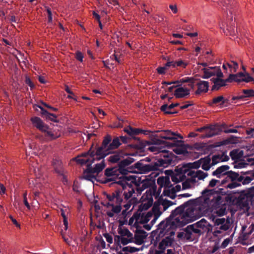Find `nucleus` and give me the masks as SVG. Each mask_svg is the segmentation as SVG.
<instances>
[{
  "mask_svg": "<svg viewBox=\"0 0 254 254\" xmlns=\"http://www.w3.org/2000/svg\"><path fill=\"white\" fill-rule=\"evenodd\" d=\"M241 80L248 83L250 81H252V80H254V79L251 76L249 73H247L245 74V76L244 78H242Z\"/></svg>",
  "mask_w": 254,
  "mask_h": 254,
  "instance_id": "0e129e2a",
  "label": "nucleus"
},
{
  "mask_svg": "<svg viewBox=\"0 0 254 254\" xmlns=\"http://www.w3.org/2000/svg\"><path fill=\"white\" fill-rule=\"evenodd\" d=\"M195 224L196 225V227H198L201 230L202 233L208 232L212 229V226L204 218L201 219Z\"/></svg>",
  "mask_w": 254,
  "mask_h": 254,
  "instance_id": "a211bd4d",
  "label": "nucleus"
},
{
  "mask_svg": "<svg viewBox=\"0 0 254 254\" xmlns=\"http://www.w3.org/2000/svg\"><path fill=\"white\" fill-rule=\"evenodd\" d=\"M143 249V246L140 247L139 248H136L135 247H132L130 246H127L124 247L123 248L122 251L125 252V253L129 252V253H134L139 250H142Z\"/></svg>",
  "mask_w": 254,
  "mask_h": 254,
  "instance_id": "79ce46f5",
  "label": "nucleus"
},
{
  "mask_svg": "<svg viewBox=\"0 0 254 254\" xmlns=\"http://www.w3.org/2000/svg\"><path fill=\"white\" fill-rule=\"evenodd\" d=\"M254 179L253 177L251 175L250 176L244 177L243 181L241 182L243 185H247L249 184L252 180Z\"/></svg>",
  "mask_w": 254,
  "mask_h": 254,
  "instance_id": "052dcab7",
  "label": "nucleus"
},
{
  "mask_svg": "<svg viewBox=\"0 0 254 254\" xmlns=\"http://www.w3.org/2000/svg\"><path fill=\"white\" fill-rule=\"evenodd\" d=\"M129 225L135 228L136 233H143V206L141 204L137 211L130 218Z\"/></svg>",
  "mask_w": 254,
  "mask_h": 254,
  "instance_id": "1a4fd4ad",
  "label": "nucleus"
},
{
  "mask_svg": "<svg viewBox=\"0 0 254 254\" xmlns=\"http://www.w3.org/2000/svg\"><path fill=\"white\" fill-rule=\"evenodd\" d=\"M159 202L161 205H162L163 207L164 211L167 210V209L170 206H172L174 204H175L172 201L167 200V199H163L161 197L159 199Z\"/></svg>",
  "mask_w": 254,
  "mask_h": 254,
  "instance_id": "e433bc0d",
  "label": "nucleus"
},
{
  "mask_svg": "<svg viewBox=\"0 0 254 254\" xmlns=\"http://www.w3.org/2000/svg\"><path fill=\"white\" fill-rule=\"evenodd\" d=\"M249 164L245 162L243 160L239 162H235L234 167V168H244L246 167Z\"/></svg>",
  "mask_w": 254,
  "mask_h": 254,
  "instance_id": "3c124183",
  "label": "nucleus"
},
{
  "mask_svg": "<svg viewBox=\"0 0 254 254\" xmlns=\"http://www.w3.org/2000/svg\"><path fill=\"white\" fill-rule=\"evenodd\" d=\"M228 102L227 99H225L223 96H219L214 98L211 102L208 103L209 105L212 106L214 104H219L223 105Z\"/></svg>",
  "mask_w": 254,
  "mask_h": 254,
  "instance_id": "7c9ffc66",
  "label": "nucleus"
},
{
  "mask_svg": "<svg viewBox=\"0 0 254 254\" xmlns=\"http://www.w3.org/2000/svg\"><path fill=\"white\" fill-rule=\"evenodd\" d=\"M221 4L224 7H226V9H228L229 5H231L233 4L232 0H219Z\"/></svg>",
  "mask_w": 254,
  "mask_h": 254,
  "instance_id": "4d7b16f0",
  "label": "nucleus"
},
{
  "mask_svg": "<svg viewBox=\"0 0 254 254\" xmlns=\"http://www.w3.org/2000/svg\"><path fill=\"white\" fill-rule=\"evenodd\" d=\"M240 182H238L237 181H233V182H230L229 183H228L227 185L225 186V187H227V188L229 189H234L236 188L237 187L241 186V184L240 183Z\"/></svg>",
  "mask_w": 254,
  "mask_h": 254,
  "instance_id": "864d4df0",
  "label": "nucleus"
},
{
  "mask_svg": "<svg viewBox=\"0 0 254 254\" xmlns=\"http://www.w3.org/2000/svg\"><path fill=\"white\" fill-rule=\"evenodd\" d=\"M107 197L109 203H112V202L116 201L117 203H121L122 200L121 198V196L119 192L113 193L112 195H107Z\"/></svg>",
  "mask_w": 254,
  "mask_h": 254,
  "instance_id": "473e14b6",
  "label": "nucleus"
},
{
  "mask_svg": "<svg viewBox=\"0 0 254 254\" xmlns=\"http://www.w3.org/2000/svg\"><path fill=\"white\" fill-rule=\"evenodd\" d=\"M231 159L235 162H237L244 156V151L239 149H234L229 153Z\"/></svg>",
  "mask_w": 254,
  "mask_h": 254,
  "instance_id": "a878e982",
  "label": "nucleus"
},
{
  "mask_svg": "<svg viewBox=\"0 0 254 254\" xmlns=\"http://www.w3.org/2000/svg\"><path fill=\"white\" fill-rule=\"evenodd\" d=\"M219 184L220 185V181L219 180H217L214 179H212L209 183L208 187L213 188L216 186L217 184Z\"/></svg>",
  "mask_w": 254,
  "mask_h": 254,
  "instance_id": "69168bd1",
  "label": "nucleus"
},
{
  "mask_svg": "<svg viewBox=\"0 0 254 254\" xmlns=\"http://www.w3.org/2000/svg\"><path fill=\"white\" fill-rule=\"evenodd\" d=\"M228 175V179H230L231 182L237 181L238 182H241L243 179V176H240L238 173L232 171H229L227 172Z\"/></svg>",
  "mask_w": 254,
  "mask_h": 254,
  "instance_id": "c85d7f7f",
  "label": "nucleus"
},
{
  "mask_svg": "<svg viewBox=\"0 0 254 254\" xmlns=\"http://www.w3.org/2000/svg\"><path fill=\"white\" fill-rule=\"evenodd\" d=\"M174 64L175 65V67H176L177 66H179V67H183L184 68H185L188 64V62L184 61L182 60H179L178 61H175Z\"/></svg>",
  "mask_w": 254,
  "mask_h": 254,
  "instance_id": "603ef678",
  "label": "nucleus"
},
{
  "mask_svg": "<svg viewBox=\"0 0 254 254\" xmlns=\"http://www.w3.org/2000/svg\"><path fill=\"white\" fill-rule=\"evenodd\" d=\"M227 66L231 70V72H236L238 68V64L237 62L231 61V63H227Z\"/></svg>",
  "mask_w": 254,
  "mask_h": 254,
  "instance_id": "09e8293b",
  "label": "nucleus"
},
{
  "mask_svg": "<svg viewBox=\"0 0 254 254\" xmlns=\"http://www.w3.org/2000/svg\"><path fill=\"white\" fill-rule=\"evenodd\" d=\"M158 173L155 172H152L150 175L145 176L146 178L144 179V190L149 188V191H152L153 194L156 191V186L155 184V178L158 175ZM152 192H150L151 195Z\"/></svg>",
  "mask_w": 254,
  "mask_h": 254,
  "instance_id": "f8f14e48",
  "label": "nucleus"
},
{
  "mask_svg": "<svg viewBox=\"0 0 254 254\" xmlns=\"http://www.w3.org/2000/svg\"><path fill=\"white\" fill-rule=\"evenodd\" d=\"M186 237L187 239L191 238V235L192 233L197 234L198 235H201L202 232L198 227H196V225L194 224L188 226L185 229Z\"/></svg>",
  "mask_w": 254,
  "mask_h": 254,
  "instance_id": "f3484780",
  "label": "nucleus"
},
{
  "mask_svg": "<svg viewBox=\"0 0 254 254\" xmlns=\"http://www.w3.org/2000/svg\"><path fill=\"white\" fill-rule=\"evenodd\" d=\"M245 76V74L242 72H239L237 74H230L229 77L231 82L236 81L237 82H242L241 79Z\"/></svg>",
  "mask_w": 254,
  "mask_h": 254,
  "instance_id": "2f4dec72",
  "label": "nucleus"
},
{
  "mask_svg": "<svg viewBox=\"0 0 254 254\" xmlns=\"http://www.w3.org/2000/svg\"><path fill=\"white\" fill-rule=\"evenodd\" d=\"M120 144L121 143L120 142L119 138H115L113 139L112 142L109 145L108 147V150L116 149L118 148L120 145Z\"/></svg>",
  "mask_w": 254,
  "mask_h": 254,
  "instance_id": "a18cd8bd",
  "label": "nucleus"
},
{
  "mask_svg": "<svg viewBox=\"0 0 254 254\" xmlns=\"http://www.w3.org/2000/svg\"><path fill=\"white\" fill-rule=\"evenodd\" d=\"M132 236L125 237H117V241L119 245H126L132 241Z\"/></svg>",
  "mask_w": 254,
  "mask_h": 254,
  "instance_id": "f704fd0d",
  "label": "nucleus"
},
{
  "mask_svg": "<svg viewBox=\"0 0 254 254\" xmlns=\"http://www.w3.org/2000/svg\"><path fill=\"white\" fill-rule=\"evenodd\" d=\"M190 207L193 208V213H195V214H203L204 213V207H202L201 206L198 198L190 199L173 210L169 217H168V221L177 216L184 215V217H186L187 208Z\"/></svg>",
  "mask_w": 254,
  "mask_h": 254,
  "instance_id": "0eeeda50",
  "label": "nucleus"
},
{
  "mask_svg": "<svg viewBox=\"0 0 254 254\" xmlns=\"http://www.w3.org/2000/svg\"><path fill=\"white\" fill-rule=\"evenodd\" d=\"M242 92L245 94L242 95L245 98H251L254 97V90L253 89H243Z\"/></svg>",
  "mask_w": 254,
  "mask_h": 254,
  "instance_id": "8fccbe9b",
  "label": "nucleus"
},
{
  "mask_svg": "<svg viewBox=\"0 0 254 254\" xmlns=\"http://www.w3.org/2000/svg\"><path fill=\"white\" fill-rule=\"evenodd\" d=\"M148 149L151 152H157L160 153V158L155 159L149 164L144 165V174L150 171L160 170V167L166 168L172 164L173 153L166 150H162L155 146H151Z\"/></svg>",
  "mask_w": 254,
  "mask_h": 254,
  "instance_id": "20e7f679",
  "label": "nucleus"
},
{
  "mask_svg": "<svg viewBox=\"0 0 254 254\" xmlns=\"http://www.w3.org/2000/svg\"><path fill=\"white\" fill-rule=\"evenodd\" d=\"M210 207H217L216 209V214L220 216H223L226 213L227 206L225 202H222L221 204H218L216 206H209L206 207L207 210Z\"/></svg>",
  "mask_w": 254,
  "mask_h": 254,
  "instance_id": "cd10ccee",
  "label": "nucleus"
},
{
  "mask_svg": "<svg viewBox=\"0 0 254 254\" xmlns=\"http://www.w3.org/2000/svg\"><path fill=\"white\" fill-rule=\"evenodd\" d=\"M236 198V197H235V196L233 194H232L230 193H228L224 197V200H225V202L223 201V203L226 202V203H233L234 202Z\"/></svg>",
  "mask_w": 254,
  "mask_h": 254,
  "instance_id": "49530a36",
  "label": "nucleus"
},
{
  "mask_svg": "<svg viewBox=\"0 0 254 254\" xmlns=\"http://www.w3.org/2000/svg\"><path fill=\"white\" fill-rule=\"evenodd\" d=\"M190 94V90L187 88L178 86L174 91V95L177 98H182Z\"/></svg>",
  "mask_w": 254,
  "mask_h": 254,
  "instance_id": "aec40b11",
  "label": "nucleus"
},
{
  "mask_svg": "<svg viewBox=\"0 0 254 254\" xmlns=\"http://www.w3.org/2000/svg\"><path fill=\"white\" fill-rule=\"evenodd\" d=\"M191 187V184L190 183V181L187 179L185 182L182 183V188L183 190H186L188 189H190Z\"/></svg>",
  "mask_w": 254,
  "mask_h": 254,
  "instance_id": "338daca9",
  "label": "nucleus"
},
{
  "mask_svg": "<svg viewBox=\"0 0 254 254\" xmlns=\"http://www.w3.org/2000/svg\"><path fill=\"white\" fill-rule=\"evenodd\" d=\"M188 175L191 176V177L189 179H188L189 181H190V184H195L196 182V178L195 177L194 174H193V171H190Z\"/></svg>",
  "mask_w": 254,
  "mask_h": 254,
  "instance_id": "e2e57ef3",
  "label": "nucleus"
},
{
  "mask_svg": "<svg viewBox=\"0 0 254 254\" xmlns=\"http://www.w3.org/2000/svg\"><path fill=\"white\" fill-rule=\"evenodd\" d=\"M124 131L130 136L138 134L142 131V130L137 128H133L130 127H127L124 129Z\"/></svg>",
  "mask_w": 254,
  "mask_h": 254,
  "instance_id": "58836bf2",
  "label": "nucleus"
},
{
  "mask_svg": "<svg viewBox=\"0 0 254 254\" xmlns=\"http://www.w3.org/2000/svg\"><path fill=\"white\" fill-rule=\"evenodd\" d=\"M123 173L121 168H108L105 170V174L106 176L111 177L110 180L115 179L120 173Z\"/></svg>",
  "mask_w": 254,
  "mask_h": 254,
  "instance_id": "412c9836",
  "label": "nucleus"
},
{
  "mask_svg": "<svg viewBox=\"0 0 254 254\" xmlns=\"http://www.w3.org/2000/svg\"><path fill=\"white\" fill-rule=\"evenodd\" d=\"M157 183L160 187L171 188L172 185L170 182V178L168 177H160L157 179Z\"/></svg>",
  "mask_w": 254,
  "mask_h": 254,
  "instance_id": "b1692460",
  "label": "nucleus"
},
{
  "mask_svg": "<svg viewBox=\"0 0 254 254\" xmlns=\"http://www.w3.org/2000/svg\"><path fill=\"white\" fill-rule=\"evenodd\" d=\"M111 140V137L107 135L105 137L102 146L99 147L95 152L90 150L88 152L78 156L74 160L78 164H87V165H90L95 160L103 159L108 154L105 151L108 150V144Z\"/></svg>",
  "mask_w": 254,
  "mask_h": 254,
  "instance_id": "39448f33",
  "label": "nucleus"
},
{
  "mask_svg": "<svg viewBox=\"0 0 254 254\" xmlns=\"http://www.w3.org/2000/svg\"><path fill=\"white\" fill-rule=\"evenodd\" d=\"M118 232L120 236L118 237H125L132 236V234L126 228L119 227L118 230Z\"/></svg>",
  "mask_w": 254,
  "mask_h": 254,
  "instance_id": "ea45409f",
  "label": "nucleus"
},
{
  "mask_svg": "<svg viewBox=\"0 0 254 254\" xmlns=\"http://www.w3.org/2000/svg\"><path fill=\"white\" fill-rule=\"evenodd\" d=\"M34 127L44 133V136L50 140L55 139L61 135V127L58 125L48 126L39 117L31 118Z\"/></svg>",
  "mask_w": 254,
  "mask_h": 254,
  "instance_id": "423d86ee",
  "label": "nucleus"
},
{
  "mask_svg": "<svg viewBox=\"0 0 254 254\" xmlns=\"http://www.w3.org/2000/svg\"><path fill=\"white\" fill-rule=\"evenodd\" d=\"M223 32L226 35L230 34V35L232 36L235 35V30L234 27H228L226 30L223 29Z\"/></svg>",
  "mask_w": 254,
  "mask_h": 254,
  "instance_id": "13d9d810",
  "label": "nucleus"
},
{
  "mask_svg": "<svg viewBox=\"0 0 254 254\" xmlns=\"http://www.w3.org/2000/svg\"><path fill=\"white\" fill-rule=\"evenodd\" d=\"M227 187L219 188L217 190H205L202 192V195L198 200L202 207H204V212L207 211L206 207L210 206H216L224 201V197L229 193Z\"/></svg>",
  "mask_w": 254,
  "mask_h": 254,
  "instance_id": "7ed1b4c3",
  "label": "nucleus"
},
{
  "mask_svg": "<svg viewBox=\"0 0 254 254\" xmlns=\"http://www.w3.org/2000/svg\"><path fill=\"white\" fill-rule=\"evenodd\" d=\"M33 167L34 168V172L36 175V179L35 180V187L37 189L36 190H35L34 192V194L35 197H37L39 196V195L40 194V192L38 190V189L39 188L40 190H41L42 187V182L41 181L42 180H41L40 178V176L41 175V173L39 172V167L38 166H33Z\"/></svg>",
  "mask_w": 254,
  "mask_h": 254,
  "instance_id": "dca6fc26",
  "label": "nucleus"
},
{
  "mask_svg": "<svg viewBox=\"0 0 254 254\" xmlns=\"http://www.w3.org/2000/svg\"><path fill=\"white\" fill-rule=\"evenodd\" d=\"M93 163V162L90 165H87L88 167L87 172L84 173V178L88 180L92 181L95 179V176L94 174L96 175L98 174L101 171H102L105 167V163L104 160H102L99 163L96 164L95 166L91 169L89 168V166ZM83 164L82 165H83Z\"/></svg>",
  "mask_w": 254,
  "mask_h": 254,
  "instance_id": "9b49d317",
  "label": "nucleus"
},
{
  "mask_svg": "<svg viewBox=\"0 0 254 254\" xmlns=\"http://www.w3.org/2000/svg\"><path fill=\"white\" fill-rule=\"evenodd\" d=\"M193 174H194L195 177L199 180H202L208 176L207 173H204L201 170H197L195 172H193Z\"/></svg>",
  "mask_w": 254,
  "mask_h": 254,
  "instance_id": "c03bdc74",
  "label": "nucleus"
},
{
  "mask_svg": "<svg viewBox=\"0 0 254 254\" xmlns=\"http://www.w3.org/2000/svg\"><path fill=\"white\" fill-rule=\"evenodd\" d=\"M134 161V159L131 157H127L122 160L120 163V168L122 170V168L128 166Z\"/></svg>",
  "mask_w": 254,
  "mask_h": 254,
  "instance_id": "a19ab883",
  "label": "nucleus"
},
{
  "mask_svg": "<svg viewBox=\"0 0 254 254\" xmlns=\"http://www.w3.org/2000/svg\"><path fill=\"white\" fill-rule=\"evenodd\" d=\"M230 169V166L227 165H222L218 167L212 173L214 176H216L218 178L226 176L227 174L228 170Z\"/></svg>",
  "mask_w": 254,
  "mask_h": 254,
  "instance_id": "6ab92c4d",
  "label": "nucleus"
},
{
  "mask_svg": "<svg viewBox=\"0 0 254 254\" xmlns=\"http://www.w3.org/2000/svg\"><path fill=\"white\" fill-rule=\"evenodd\" d=\"M173 190H175L172 188V187L171 188H166L164 189L162 194L164 196H167L169 197L171 194L172 192H173Z\"/></svg>",
  "mask_w": 254,
  "mask_h": 254,
  "instance_id": "bf43d9fd",
  "label": "nucleus"
},
{
  "mask_svg": "<svg viewBox=\"0 0 254 254\" xmlns=\"http://www.w3.org/2000/svg\"><path fill=\"white\" fill-rule=\"evenodd\" d=\"M229 229V225L227 223H224L222 225H219V226H217L215 228L213 232V235L214 236H217L218 234H221L222 233V231H227Z\"/></svg>",
  "mask_w": 254,
  "mask_h": 254,
  "instance_id": "72a5a7b5",
  "label": "nucleus"
},
{
  "mask_svg": "<svg viewBox=\"0 0 254 254\" xmlns=\"http://www.w3.org/2000/svg\"><path fill=\"white\" fill-rule=\"evenodd\" d=\"M113 59H114L118 63H120L121 62L120 60V55L119 54V53L116 51H115L114 54L111 57Z\"/></svg>",
  "mask_w": 254,
  "mask_h": 254,
  "instance_id": "774afa93",
  "label": "nucleus"
},
{
  "mask_svg": "<svg viewBox=\"0 0 254 254\" xmlns=\"http://www.w3.org/2000/svg\"><path fill=\"white\" fill-rule=\"evenodd\" d=\"M197 130L200 132L205 130V133L201 135V137L203 138H209L218 135L220 131L219 127L215 125H210L209 127H203L198 129Z\"/></svg>",
  "mask_w": 254,
  "mask_h": 254,
  "instance_id": "4468645a",
  "label": "nucleus"
},
{
  "mask_svg": "<svg viewBox=\"0 0 254 254\" xmlns=\"http://www.w3.org/2000/svg\"><path fill=\"white\" fill-rule=\"evenodd\" d=\"M152 214L150 212H147L145 216H144V229L149 231L151 230L153 225L151 224H148V222L151 219Z\"/></svg>",
  "mask_w": 254,
  "mask_h": 254,
  "instance_id": "c9c22d12",
  "label": "nucleus"
},
{
  "mask_svg": "<svg viewBox=\"0 0 254 254\" xmlns=\"http://www.w3.org/2000/svg\"><path fill=\"white\" fill-rule=\"evenodd\" d=\"M55 171L58 173H61L62 172L61 162L59 161H55L53 163Z\"/></svg>",
  "mask_w": 254,
  "mask_h": 254,
  "instance_id": "5fc2aeb1",
  "label": "nucleus"
},
{
  "mask_svg": "<svg viewBox=\"0 0 254 254\" xmlns=\"http://www.w3.org/2000/svg\"><path fill=\"white\" fill-rule=\"evenodd\" d=\"M116 205H115L113 203H108L107 206L108 208L111 209L112 211H108L107 212V214L108 216L112 217L114 216L115 214H117L120 212L121 210V203H117Z\"/></svg>",
  "mask_w": 254,
  "mask_h": 254,
  "instance_id": "4be33fe9",
  "label": "nucleus"
},
{
  "mask_svg": "<svg viewBox=\"0 0 254 254\" xmlns=\"http://www.w3.org/2000/svg\"><path fill=\"white\" fill-rule=\"evenodd\" d=\"M203 72V78L207 79L213 76L224 77L223 73L219 66H208L201 69Z\"/></svg>",
  "mask_w": 254,
  "mask_h": 254,
  "instance_id": "ddd939ff",
  "label": "nucleus"
},
{
  "mask_svg": "<svg viewBox=\"0 0 254 254\" xmlns=\"http://www.w3.org/2000/svg\"><path fill=\"white\" fill-rule=\"evenodd\" d=\"M223 155H214L211 158V165L214 166L216 165L217 163L221 162L222 158L223 157Z\"/></svg>",
  "mask_w": 254,
  "mask_h": 254,
  "instance_id": "de8ad7c7",
  "label": "nucleus"
},
{
  "mask_svg": "<svg viewBox=\"0 0 254 254\" xmlns=\"http://www.w3.org/2000/svg\"><path fill=\"white\" fill-rule=\"evenodd\" d=\"M161 133L158 137L162 139L173 140L172 142H169L160 139H155L152 140V143L157 145H163L166 146L171 147L174 146L182 147L184 145V141L181 140H178L177 137L182 139L183 136L176 132H172L170 130H164L160 131Z\"/></svg>",
  "mask_w": 254,
  "mask_h": 254,
  "instance_id": "6e6552de",
  "label": "nucleus"
},
{
  "mask_svg": "<svg viewBox=\"0 0 254 254\" xmlns=\"http://www.w3.org/2000/svg\"><path fill=\"white\" fill-rule=\"evenodd\" d=\"M124 154L123 152H117L112 154L108 159L109 162L115 163L118 162L124 157Z\"/></svg>",
  "mask_w": 254,
  "mask_h": 254,
  "instance_id": "c756f323",
  "label": "nucleus"
},
{
  "mask_svg": "<svg viewBox=\"0 0 254 254\" xmlns=\"http://www.w3.org/2000/svg\"><path fill=\"white\" fill-rule=\"evenodd\" d=\"M201 162V168L205 171H208L210 168L213 166L211 165V157L209 155L204 158H200Z\"/></svg>",
  "mask_w": 254,
  "mask_h": 254,
  "instance_id": "393cba45",
  "label": "nucleus"
},
{
  "mask_svg": "<svg viewBox=\"0 0 254 254\" xmlns=\"http://www.w3.org/2000/svg\"><path fill=\"white\" fill-rule=\"evenodd\" d=\"M142 176L138 175H129L125 176L116 183L120 186L124 191L125 198L127 200L132 198L125 205L126 210H128L131 204H136L139 199L137 196L141 195L143 191Z\"/></svg>",
  "mask_w": 254,
  "mask_h": 254,
  "instance_id": "f257e3e1",
  "label": "nucleus"
},
{
  "mask_svg": "<svg viewBox=\"0 0 254 254\" xmlns=\"http://www.w3.org/2000/svg\"><path fill=\"white\" fill-rule=\"evenodd\" d=\"M223 77L217 76L211 79V81L213 83L211 87V91H218L222 87L226 86L227 85V83L231 82L229 77L226 79H223L222 78Z\"/></svg>",
  "mask_w": 254,
  "mask_h": 254,
  "instance_id": "2eb2a0df",
  "label": "nucleus"
},
{
  "mask_svg": "<svg viewBox=\"0 0 254 254\" xmlns=\"http://www.w3.org/2000/svg\"><path fill=\"white\" fill-rule=\"evenodd\" d=\"M190 165V167L191 168L194 169H198L200 166H201V162L200 161V159L196 161H195L191 164Z\"/></svg>",
  "mask_w": 254,
  "mask_h": 254,
  "instance_id": "680f3d73",
  "label": "nucleus"
},
{
  "mask_svg": "<svg viewBox=\"0 0 254 254\" xmlns=\"http://www.w3.org/2000/svg\"><path fill=\"white\" fill-rule=\"evenodd\" d=\"M170 236H166L163 239L159 244L158 248L160 250H157L155 249L156 245V242H155L154 246L150 248L148 254H162L164 253V250L166 247L171 246L174 241L173 236L174 235V232H171Z\"/></svg>",
  "mask_w": 254,
  "mask_h": 254,
  "instance_id": "9d476101",
  "label": "nucleus"
},
{
  "mask_svg": "<svg viewBox=\"0 0 254 254\" xmlns=\"http://www.w3.org/2000/svg\"><path fill=\"white\" fill-rule=\"evenodd\" d=\"M196 85L198 89L195 92L196 95H199L202 92L206 93L208 90L209 83L207 81H200L197 83Z\"/></svg>",
  "mask_w": 254,
  "mask_h": 254,
  "instance_id": "5701e85b",
  "label": "nucleus"
},
{
  "mask_svg": "<svg viewBox=\"0 0 254 254\" xmlns=\"http://www.w3.org/2000/svg\"><path fill=\"white\" fill-rule=\"evenodd\" d=\"M193 208H187L186 217L183 215L182 216H177L174 218L171 219L170 221H168V218H166V221H162L159 225L158 228L160 229L159 234L156 237V240L158 237L163 236V233L166 230L169 229H174L176 228H180L184 226L189 223L193 221L199 217L202 214H195L193 213Z\"/></svg>",
  "mask_w": 254,
  "mask_h": 254,
  "instance_id": "f03ea898",
  "label": "nucleus"
},
{
  "mask_svg": "<svg viewBox=\"0 0 254 254\" xmlns=\"http://www.w3.org/2000/svg\"><path fill=\"white\" fill-rule=\"evenodd\" d=\"M179 105V103H172L169 106L167 104H165L161 107L160 110L161 111L164 112V113L166 114H177L178 113L177 111H167V109L171 110L174 108L178 106Z\"/></svg>",
  "mask_w": 254,
  "mask_h": 254,
  "instance_id": "bb28decb",
  "label": "nucleus"
},
{
  "mask_svg": "<svg viewBox=\"0 0 254 254\" xmlns=\"http://www.w3.org/2000/svg\"><path fill=\"white\" fill-rule=\"evenodd\" d=\"M59 209L61 213V215L63 218L67 217L70 212L69 207L67 206L61 205L59 207Z\"/></svg>",
  "mask_w": 254,
  "mask_h": 254,
  "instance_id": "37998d69",
  "label": "nucleus"
},
{
  "mask_svg": "<svg viewBox=\"0 0 254 254\" xmlns=\"http://www.w3.org/2000/svg\"><path fill=\"white\" fill-rule=\"evenodd\" d=\"M213 221L214 222V226L215 227L219 226V225H222L225 223V219L223 218H214L213 219Z\"/></svg>",
  "mask_w": 254,
  "mask_h": 254,
  "instance_id": "6e6d98bb",
  "label": "nucleus"
},
{
  "mask_svg": "<svg viewBox=\"0 0 254 254\" xmlns=\"http://www.w3.org/2000/svg\"><path fill=\"white\" fill-rule=\"evenodd\" d=\"M152 214L151 218L153 216L159 217L162 214V212L160 210L159 205L155 204L153 206L151 211H149Z\"/></svg>",
  "mask_w": 254,
  "mask_h": 254,
  "instance_id": "4c0bfd02",
  "label": "nucleus"
}]
</instances>
